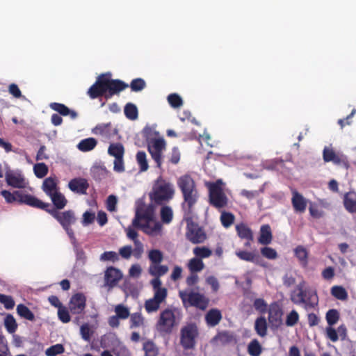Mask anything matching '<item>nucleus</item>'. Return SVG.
Listing matches in <instances>:
<instances>
[{"label": "nucleus", "instance_id": "ea45409f", "mask_svg": "<svg viewBox=\"0 0 356 356\" xmlns=\"http://www.w3.org/2000/svg\"><path fill=\"white\" fill-rule=\"evenodd\" d=\"M124 112L125 116L129 120H134L138 118V108L136 106L132 103H128L126 104Z\"/></svg>", "mask_w": 356, "mask_h": 356}, {"label": "nucleus", "instance_id": "e433bc0d", "mask_svg": "<svg viewBox=\"0 0 356 356\" xmlns=\"http://www.w3.org/2000/svg\"><path fill=\"white\" fill-rule=\"evenodd\" d=\"M161 221L165 224L171 222L173 218L172 209L169 206H163L160 211Z\"/></svg>", "mask_w": 356, "mask_h": 356}, {"label": "nucleus", "instance_id": "bf43d9fd", "mask_svg": "<svg viewBox=\"0 0 356 356\" xmlns=\"http://www.w3.org/2000/svg\"><path fill=\"white\" fill-rule=\"evenodd\" d=\"M332 162L334 164L342 166L346 169H348L350 167L347 157L341 154H337Z\"/></svg>", "mask_w": 356, "mask_h": 356}, {"label": "nucleus", "instance_id": "c756f323", "mask_svg": "<svg viewBox=\"0 0 356 356\" xmlns=\"http://www.w3.org/2000/svg\"><path fill=\"white\" fill-rule=\"evenodd\" d=\"M108 154L115 158L123 157L124 154V147L120 143H111Z\"/></svg>", "mask_w": 356, "mask_h": 356}, {"label": "nucleus", "instance_id": "774afa93", "mask_svg": "<svg viewBox=\"0 0 356 356\" xmlns=\"http://www.w3.org/2000/svg\"><path fill=\"white\" fill-rule=\"evenodd\" d=\"M337 154L332 148L325 147L323 152V158L325 162H332Z\"/></svg>", "mask_w": 356, "mask_h": 356}, {"label": "nucleus", "instance_id": "680f3d73", "mask_svg": "<svg viewBox=\"0 0 356 356\" xmlns=\"http://www.w3.org/2000/svg\"><path fill=\"white\" fill-rule=\"evenodd\" d=\"M100 260L115 262L119 260V257L118 254L114 251H106L101 254Z\"/></svg>", "mask_w": 356, "mask_h": 356}, {"label": "nucleus", "instance_id": "13d9d810", "mask_svg": "<svg viewBox=\"0 0 356 356\" xmlns=\"http://www.w3.org/2000/svg\"><path fill=\"white\" fill-rule=\"evenodd\" d=\"M116 316L120 319H127L130 316L129 310L122 305H118L115 307Z\"/></svg>", "mask_w": 356, "mask_h": 356}, {"label": "nucleus", "instance_id": "f03ea898", "mask_svg": "<svg viewBox=\"0 0 356 356\" xmlns=\"http://www.w3.org/2000/svg\"><path fill=\"white\" fill-rule=\"evenodd\" d=\"M128 86V84L120 79H112L106 74H101L89 88L87 94L92 99L102 96H104L106 99H110Z\"/></svg>", "mask_w": 356, "mask_h": 356}, {"label": "nucleus", "instance_id": "09e8293b", "mask_svg": "<svg viewBox=\"0 0 356 356\" xmlns=\"http://www.w3.org/2000/svg\"><path fill=\"white\" fill-rule=\"evenodd\" d=\"M48 170L47 165L44 163H38L33 166L34 174L40 179L44 177L47 175Z\"/></svg>", "mask_w": 356, "mask_h": 356}, {"label": "nucleus", "instance_id": "5fc2aeb1", "mask_svg": "<svg viewBox=\"0 0 356 356\" xmlns=\"http://www.w3.org/2000/svg\"><path fill=\"white\" fill-rule=\"evenodd\" d=\"M146 87L145 81L141 78L134 79L130 83L131 90L134 92H139Z\"/></svg>", "mask_w": 356, "mask_h": 356}, {"label": "nucleus", "instance_id": "f3484780", "mask_svg": "<svg viewBox=\"0 0 356 356\" xmlns=\"http://www.w3.org/2000/svg\"><path fill=\"white\" fill-rule=\"evenodd\" d=\"M291 204L294 211L296 213H302L305 211L307 208V200L305 198L299 193L297 191H292Z\"/></svg>", "mask_w": 356, "mask_h": 356}, {"label": "nucleus", "instance_id": "2eb2a0df", "mask_svg": "<svg viewBox=\"0 0 356 356\" xmlns=\"http://www.w3.org/2000/svg\"><path fill=\"white\" fill-rule=\"evenodd\" d=\"M120 270L113 266L108 267L104 272V286L108 289L114 288L122 278Z\"/></svg>", "mask_w": 356, "mask_h": 356}, {"label": "nucleus", "instance_id": "f257e3e1", "mask_svg": "<svg viewBox=\"0 0 356 356\" xmlns=\"http://www.w3.org/2000/svg\"><path fill=\"white\" fill-rule=\"evenodd\" d=\"M177 184L183 197L181 207L184 213V219L186 222V238L193 244L202 243L207 239V234L204 230L193 220L194 207L200 198L197 185L189 175L179 177Z\"/></svg>", "mask_w": 356, "mask_h": 356}, {"label": "nucleus", "instance_id": "423d86ee", "mask_svg": "<svg viewBox=\"0 0 356 356\" xmlns=\"http://www.w3.org/2000/svg\"><path fill=\"white\" fill-rule=\"evenodd\" d=\"M174 195L173 184L159 176L154 182L149 197L156 204L161 205L172 199Z\"/></svg>", "mask_w": 356, "mask_h": 356}, {"label": "nucleus", "instance_id": "aec40b11", "mask_svg": "<svg viewBox=\"0 0 356 356\" xmlns=\"http://www.w3.org/2000/svg\"><path fill=\"white\" fill-rule=\"evenodd\" d=\"M49 107L52 110L58 112L60 115H70V118L72 120L76 119L78 116V114L75 111L70 109L67 106L61 103L52 102L49 104Z\"/></svg>", "mask_w": 356, "mask_h": 356}, {"label": "nucleus", "instance_id": "79ce46f5", "mask_svg": "<svg viewBox=\"0 0 356 356\" xmlns=\"http://www.w3.org/2000/svg\"><path fill=\"white\" fill-rule=\"evenodd\" d=\"M112 351L115 356H131L129 350L120 341L113 346Z\"/></svg>", "mask_w": 356, "mask_h": 356}, {"label": "nucleus", "instance_id": "8fccbe9b", "mask_svg": "<svg viewBox=\"0 0 356 356\" xmlns=\"http://www.w3.org/2000/svg\"><path fill=\"white\" fill-rule=\"evenodd\" d=\"M181 159V153L177 147H174L171 152L168 156L167 163L168 164L177 165L179 163Z\"/></svg>", "mask_w": 356, "mask_h": 356}, {"label": "nucleus", "instance_id": "cd10ccee", "mask_svg": "<svg viewBox=\"0 0 356 356\" xmlns=\"http://www.w3.org/2000/svg\"><path fill=\"white\" fill-rule=\"evenodd\" d=\"M97 145V140L94 138L81 140L77 145V148L83 152L92 150Z\"/></svg>", "mask_w": 356, "mask_h": 356}, {"label": "nucleus", "instance_id": "c03bdc74", "mask_svg": "<svg viewBox=\"0 0 356 356\" xmlns=\"http://www.w3.org/2000/svg\"><path fill=\"white\" fill-rule=\"evenodd\" d=\"M136 160L137 163L139 165L140 171L145 172L147 171L149 165L147 163V160L146 158V154L143 151H139L136 154Z\"/></svg>", "mask_w": 356, "mask_h": 356}, {"label": "nucleus", "instance_id": "864d4df0", "mask_svg": "<svg viewBox=\"0 0 356 356\" xmlns=\"http://www.w3.org/2000/svg\"><path fill=\"white\" fill-rule=\"evenodd\" d=\"M168 102L172 108H179L183 104V100L181 97L176 94L172 93L168 96Z\"/></svg>", "mask_w": 356, "mask_h": 356}, {"label": "nucleus", "instance_id": "58836bf2", "mask_svg": "<svg viewBox=\"0 0 356 356\" xmlns=\"http://www.w3.org/2000/svg\"><path fill=\"white\" fill-rule=\"evenodd\" d=\"M148 259L150 261V264H159L163 259V252L157 249H152L148 252Z\"/></svg>", "mask_w": 356, "mask_h": 356}, {"label": "nucleus", "instance_id": "603ef678", "mask_svg": "<svg viewBox=\"0 0 356 356\" xmlns=\"http://www.w3.org/2000/svg\"><path fill=\"white\" fill-rule=\"evenodd\" d=\"M64 352L65 348L63 346L58 343L48 348L45 351V354L47 356H56L57 355L63 354Z\"/></svg>", "mask_w": 356, "mask_h": 356}, {"label": "nucleus", "instance_id": "6e6552de", "mask_svg": "<svg viewBox=\"0 0 356 356\" xmlns=\"http://www.w3.org/2000/svg\"><path fill=\"white\" fill-rule=\"evenodd\" d=\"M154 207L152 204L138 207L132 225L136 227L147 228L149 223L154 220Z\"/></svg>", "mask_w": 356, "mask_h": 356}, {"label": "nucleus", "instance_id": "f8f14e48", "mask_svg": "<svg viewBox=\"0 0 356 356\" xmlns=\"http://www.w3.org/2000/svg\"><path fill=\"white\" fill-rule=\"evenodd\" d=\"M198 336L196 326L188 325L183 327L180 332V344L184 350H192L195 346V339Z\"/></svg>", "mask_w": 356, "mask_h": 356}, {"label": "nucleus", "instance_id": "1a4fd4ad", "mask_svg": "<svg viewBox=\"0 0 356 356\" xmlns=\"http://www.w3.org/2000/svg\"><path fill=\"white\" fill-rule=\"evenodd\" d=\"M179 296L185 307L186 303L190 306L195 307L200 309L204 310L209 304V300L203 295L197 292L179 291Z\"/></svg>", "mask_w": 356, "mask_h": 356}, {"label": "nucleus", "instance_id": "393cba45", "mask_svg": "<svg viewBox=\"0 0 356 356\" xmlns=\"http://www.w3.org/2000/svg\"><path fill=\"white\" fill-rule=\"evenodd\" d=\"M168 267L166 265L159 264H150L148 268V273L154 279H160V277L165 275L168 272Z\"/></svg>", "mask_w": 356, "mask_h": 356}, {"label": "nucleus", "instance_id": "ddd939ff", "mask_svg": "<svg viewBox=\"0 0 356 356\" xmlns=\"http://www.w3.org/2000/svg\"><path fill=\"white\" fill-rule=\"evenodd\" d=\"M268 320L272 328L278 329L282 325V316L284 314L282 307L277 302H272L268 309Z\"/></svg>", "mask_w": 356, "mask_h": 356}, {"label": "nucleus", "instance_id": "6e6d98bb", "mask_svg": "<svg viewBox=\"0 0 356 356\" xmlns=\"http://www.w3.org/2000/svg\"><path fill=\"white\" fill-rule=\"evenodd\" d=\"M0 303L3 304L6 309H12L15 307L13 297L2 293H0Z\"/></svg>", "mask_w": 356, "mask_h": 356}, {"label": "nucleus", "instance_id": "6ab92c4d", "mask_svg": "<svg viewBox=\"0 0 356 356\" xmlns=\"http://www.w3.org/2000/svg\"><path fill=\"white\" fill-rule=\"evenodd\" d=\"M345 209L350 213H356V192L350 191L346 193L343 197Z\"/></svg>", "mask_w": 356, "mask_h": 356}, {"label": "nucleus", "instance_id": "39448f33", "mask_svg": "<svg viewBox=\"0 0 356 356\" xmlns=\"http://www.w3.org/2000/svg\"><path fill=\"white\" fill-rule=\"evenodd\" d=\"M181 318L180 309L175 307L165 308L160 313L156 328L160 334H169L179 325Z\"/></svg>", "mask_w": 356, "mask_h": 356}, {"label": "nucleus", "instance_id": "dca6fc26", "mask_svg": "<svg viewBox=\"0 0 356 356\" xmlns=\"http://www.w3.org/2000/svg\"><path fill=\"white\" fill-rule=\"evenodd\" d=\"M68 188L75 193L86 195L89 188L88 180L84 178L77 177L71 179L68 183Z\"/></svg>", "mask_w": 356, "mask_h": 356}, {"label": "nucleus", "instance_id": "412c9836", "mask_svg": "<svg viewBox=\"0 0 356 356\" xmlns=\"http://www.w3.org/2000/svg\"><path fill=\"white\" fill-rule=\"evenodd\" d=\"M42 188L47 196H50L54 193L58 191L59 188L56 178L51 177L46 178L43 181Z\"/></svg>", "mask_w": 356, "mask_h": 356}, {"label": "nucleus", "instance_id": "a19ab883", "mask_svg": "<svg viewBox=\"0 0 356 356\" xmlns=\"http://www.w3.org/2000/svg\"><path fill=\"white\" fill-rule=\"evenodd\" d=\"M145 318L140 313L136 312L130 315V327L135 328L143 326Z\"/></svg>", "mask_w": 356, "mask_h": 356}, {"label": "nucleus", "instance_id": "37998d69", "mask_svg": "<svg viewBox=\"0 0 356 356\" xmlns=\"http://www.w3.org/2000/svg\"><path fill=\"white\" fill-rule=\"evenodd\" d=\"M6 181L9 186L14 188H22L24 183V180L22 177L13 175H8L6 176Z\"/></svg>", "mask_w": 356, "mask_h": 356}, {"label": "nucleus", "instance_id": "de8ad7c7", "mask_svg": "<svg viewBox=\"0 0 356 356\" xmlns=\"http://www.w3.org/2000/svg\"><path fill=\"white\" fill-rule=\"evenodd\" d=\"M236 255L240 259L249 262H254L257 257L255 253L245 250H238L236 252Z\"/></svg>", "mask_w": 356, "mask_h": 356}, {"label": "nucleus", "instance_id": "0eeeda50", "mask_svg": "<svg viewBox=\"0 0 356 356\" xmlns=\"http://www.w3.org/2000/svg\"><path fill=\"white\" fill-rule=\"evenodd\" d=\"M1 194L8 203L17 202L20 204H24L37 209L38 208L41 201L40 199L32 195L25 194L19 191L10 193L8 191L3 190L1 191Z\"/></svg>", "mask_w": 356, "mask_h": 356}, {"label": "nucleus", "instance_id": "69168bd1", "mask_svg": "<svg viewBox=\"0 0 356 356\" xmlns=\"http://www.w3.org/2000/svg\"><path fill=\"white\" fill-rule=\"evenodd\" d=\"M58 316L60 321L64 323H67L70 321L69 310L63 306L58 309Z\"/></svg>", "mask_w": 356, "mask_h": 356}, {"label": "nucleus", "instance_id": "473e14b6", "mask_svg": "<svg viewBox=\"0 0 356 356\" xmlns=\"http://www.w3.org/2000/svg\"><path fill=\"white\" fill-rule=\"evenodd\" d=\"M295 255L300 261L301 265L306 267L308 264V252L304 247L299 245L295 250Z\"/></svg>", "mask_w": 356, "mask_h": 356}, {"label": "nucleus", "instance_id": "72a5a7b5", "mask_svg": "<svg viewBox=\"0 0 356 356\" xmlns=\"http://www.w3.org/2000/svg\"><path fill=\"white\" fill-rule=\"evenodd\" d=\"M143 349L145 356H157L159 355V348L152 341H145L143 343Z\"/></svg>", "mask_w": 356, "mask_h": 356}, {"label": "nucleus", "instance_id": "4d7b16f0", "mask_svg": "<svg viewBox=\"0 0 356 356\" xmlns=\"http://www.w3.org/2000/svg\"><path fill=\"white\" fill-rule=\"evenodd\" d=\"M193 253L199 257V259L207 258L212 254L211 250L207 247H195L193 249Z\"/></svg>", "mask_w": 356, "mask_h": 356}, {"label": "nucleus", "instance_id": "338daca9", "mask_svg": "<svg viewBox=\"0 0 356 356\" xmlns=\"http://www.w3.org/2000/svg\"><path fill=\"white\" fill-rule=\"evenodd\" d=\"M325 336L332 342H336L339 340L337 331L332 326H328L325 328Z\"/></svg>", "mask_w": 356, "mask_h": 356}, {"label": "nucleus", "instance_id": "0e129e2a", "mask_svg": "<svg viewBox=\"0 0 356 356\" xmlns=\"http://www.w3.org/2000/svg\"><path fill=\"white\" fill-rule=\"evenodd\" d=\"M253 306L254 309L260 313H265L267 311V303L262 298H257L254 300Z\"/></svg>", "mask_w": 356, "mask_h": 356}, {"label": "nucleus", "instance_id": "2f4dec72", "mask_svg": "<svg viewBox=\"0 0 356 356\" xmlns=\"http://www.w3.org/2000/svg\"><path fill=\"white\" fill-rule=\"evenodd\" d=\"M330 292L333 297L339 300H346L348 298V292L341 286H333Z\"/></svg>", "mask_w": 356, "mask_h": 356}, {"label": "nucleus", "instance_id": "a18cd8bd", "mask_svg": "<svg viewBox=\"0 0 356 356\" xmlns=\"http://www.w3.org/2000/svg\"><path fill=\"white\" fill-rule=\"evenodd\" d=\"M188 266L191 273H197L204 268V264L201 259L193 258L189 261Z\"/></svg>", "mask_w": 356, "mask_h": 356}, {"label": "nucleus", "instance_id": "49530a36", "mask_svg": "<svg viewBox=\"0 0 356 356\" xmlns=\"http://www.w3.org/2000/svg\"><path fill=\"white\" fill-rule=\"evenodd\" d=\"M161 302L154 298L147 300L145 302V309L147 313L155 312L160 308Z\"/></svg>", "mask_w": 356, "mask_h": 356}, {"label": "nucleus", "instance_id": "c85d7f7f", "mask_svg": "<svg viewBox=\"0 0 356 356\" xmlns=\"http://www.w3.org/2000/svg\"><path fill=\"white\" fill-rule=\"evenodd\" d=\"M17 313L22 318L30 321H35V315L31 309L24 304H19L17 306Z\"/></svg>", "mask_w": 356, "mask_h": 356}, {"label": "nucleus", "instance_id": "c9c22d12", "mask_svg": "<svg viewBox=\"0 0 356 356\" xmlns=\"http://www.w3.org/2000/svg\"><path fill=\"white\" fill-rule=\"evenodd\" d=\"M340 318V314L336 309H329L325 314V319L329 326L335 325Z\"/></svg>", "mask_w": 356, "mask_h": 356}, {"label": "nucleus", "instance_id": "20e7f679", "mask_svg": "<svg viewBox=\"0 0 356 356\" xmlns=\"http://www.w3.org/2000/svg\"><path fill=\"white\" fill-rule=\"evenodd\" d=\"M49 213L60 225L63 229L72 240H75L74 232L72 226L76 222V217L73 210L69 209L64 211H57L53 209L50 203L40 202L38 208Z\"/></svg>", "mask_w": 356, "mask_h": 356}, {"label": "nucleus", "instance_id": "4c0bfd02", "mask_svg": "<svg viewBox=\"0 0 356 356\" xmlns=\"http://www.w3.org/2000/svg\"><path fill=\"white\" fill-rule=\"evenodd\" d=\"M4 325L8 332L13 334L15 332L18 325L12 314H7L4 318Z\"/></svg>", "mask_w": 356, "mask_h": 356}, {"label": "nucleus", "instance_id": "052dcab7", "mask_svg": "<svg viewBox=\"0 0 356 356\" xmlns=\"http://www.w3.org/2000/svg\"><path fill=\"white\" fill-rule=\"evenodd\" d=\"M91 171L95 179H100L102 177H104L107 175L106 168L100 165L93 166Z\"/></svg>", "mask_w": 356, "mask_h": 356}, {"label": "nucleus", "instance_id": "bb28decb", "mask_svg": "<svg viewBox=\"0 0 356 356\" xmlns=\"http://www.w3.org/2000/svg\"><path fill=\"white\" fill-rule=\"evenodd\" d=\"M254 330L261 337H264L267 335L268 324L264 316H259L255 320Z\"/></svg>", "mask_w": 356, "mask_h": 356}, {"label": "nucleus", "instance_id": "4468645a", "mask_svg": "<svg viewBox=\"0 0 356 356\" xmlns=\"http://www.w3.org/2000/svg\"><path fill=\"white\" fill-rule=\"evenodd\" d=\"M86 307V298L81 293L73 295L69 302V310L72 314H81Z\"/></svg>", "mask_w": 356, "mask_h": 356}, {"label": "nucleus", "instance_id": "b1692460", "mask_svg": "<svg viewBox=\"0 0 356 356\" xmlns=\"http://www.w3.org/2000/svg\"><path fill=\"white\" fill-rule=\"evenodd\" d=\"M273 239L272 232L269 225H263L260 228L258 241L262 245H268Z\"/></svg>", "mask_w": 356, "mask_h": 356}, {"label": "nucleus", "instance_id": "7ed1b4c3", "mask_svg": "<svg viewBox=\"0 0 356 356\" xmlns=\"http://www.w3.org/2000/svg\"><path fill=\"white\" fill-rule=\"evenodd\" d=\"M291 302L297 305H303L306 310L315 309L318 305L316 290L305 281L298 283L290 295Z\"/></svg>", "mask_w": 356, "mask_h": 356}, {"label": "nucleus", "instance_id": "9b49d317", "mask_svg": "<svg viewBox=\"0 0 356 356\" xmlns=\"http://www.w3.org/2000/svg\"><path fill=\"white\" fill-rule=\"evenodd\" d=\"M165 141L163 138H156L148 142V151L152 159L155 161L156 168L163 171V152L165 149Z\"/></svg>", "mask_w": 356, "mask_h": 356}, {"label": "nucleus", "instance_id": "7c9ffc66", "mask_svg": "<svg viewBox=\"0 0 356 356\" xmlns=\"http://www.w3.org/2000/svg\"><path fill=\"white\" fill-rule=\"evenodd\" d=\"M248 353L250 356H260L262 353V346L257 339H252L249 343Z\"/></svg>", "mask_w": 356, "mask_h": 356}, {"label": "nucleus", "instance_id": "3c124183", "mask_svg": "<svg viewBox=\"0 0 356 356\" xmlns=\"http://www.w3.org/2000/svg\"><path fill=\"white\" fill-rule=\"evenodd\" d=\"M299 314L295 309L291 311L286 317L285 324L288 327H293L298 323Z\"/></svg>", "mask_w": 356, "mask_h": 356}, {"label": "nucleus", "instance_id": "e2e57ef3", "mask_svg": "<svg viewBox=\"0 0 356 356\" xmlns=\"http://www.w3.org/2000/svg\"><path fill=\"white\" fill-rule=\"evenodd\" d=\"M261 253L263 257L268 259H275L277 257L276 250L270 247H264L261 249Z\"/></svg>", "mask_w": 356, "mask_h": 356}, {"label": "nucleus", "instance_id": "9d476101", "mask_svg": "<svg viewBox=\"0 0 356 356\" xmlns=\"http://www.w3.org/2000/svg\"><path fill=\"white\" fill-rule=\"evenodd\" d=\"M209 199L210 204L218 209L227 207L228 203L222 188L216 183L210 184L209 186Z\"/></svg>", "mask_w": 356, "mask_h": 356}, {"label": "nucleus", "instance_id": "a878e982", "mask_svg": "<svg viewBox=\"0 0 356 356\" xmlns=\"http://www.w3.org/2000/svg\"><path fill=\"white\" fill-rule=\"evenodd\" d=\"M222 319V314L220 310L212 309L209 310L205 316L207 323L210 326H216Z\"/></svg>", "mask_w": 356, "mask_h": 356}, {"label": "nucleus", "instance_id": "5701e85b", "mask_svg": "<svg viewBox=\"0 0 356 356\" xmlns=\"http://www.w3.org/2000/svg\"><path fill=\"white\" fill-rule=\"evenodd\" d=\"M236 231L240 238L249 241L254 240V236L252 229L245 223L241 222L236 225Z\"/></svg>", "mask_w": 356, "mask_h": 356}, {"label": "nucleus", "instance_id": "f704fd0d", "mask_svg": "<svg viewBox=\"0 0 356 356\" xmlns=\"http://www.w3.org/2000/svg\"><path fill=\"white\" fill-rule=\"evenodd\" d=\"M220 220L225 228H229L234 222L235 216L231 212L223 211L221 212Z\"/></svg>", "mask_w": 356, "mask_h": 356}, {"label": "nucleus", "instance_id": "a211bd4d", "mask_svg": "<svg viewBox=\"0 0 356 356\" xmlns=\"http://www.w3.org/2000/svg\"><path fill=\"white\" fill-rule=\"evenodd\" d=\"M150 283L154 291L153 298L162 303L167 298V289L161 286L162 282L160 279H152Z\"/></svg>", "mask_w": 356, "mask_h": 356}, {"label": "nucleus", "instance_id": "4be33fe9", "mask_svg": "<svg viewBox=\"0 0 356 356\" xmlns=\"http://www.w3.org/2000/svg\"><path fill=\"white\" fill-rule=\"evenodd\" d=\"M53 203V209H56L57 211H60L65 207L67 204V200L59 191L54 193L52 195L49 196Z\"/></svg>", "mask_w": 356, "mask_h": 356}]
</instances>
